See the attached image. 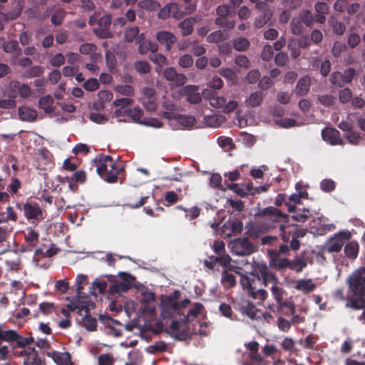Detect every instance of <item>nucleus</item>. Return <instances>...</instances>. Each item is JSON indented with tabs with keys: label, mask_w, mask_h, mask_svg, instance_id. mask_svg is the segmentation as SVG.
I'll list each match as a JSON object with an SVG mask.
<instances>
[{
	"label": "nucleus",
	"mask_w": 365,
	"mask_h": 365,
	"mask_svg": "<svg viewBox=\"0 0 365 365\" xmlns=\"http://www.w3.org/2000/svg\"><path fill=\"white\" fill-rule=\"evenodd\" d=\"M263 216L269 217V220L276 223L272 228L279 227L281 232V237L283 243L279 246L277 250L268 251L269 256V266L279 272H283L290 265V260L287 258L281 257L280 255H288L291 250L297 251L299 250L301 243L299 239L305 237L307 230L297 227L296 228L287 231L285 230L286 223L288 221L289 215L282 213L277 207L270 206L265 207L262 211Z\"/></svg>",
	"instance_id": "nucleus-1"
},
{
	"label": "nucleus",
	"mask_w": 365,
	"mask_h": 365,
	"mask_svg": "<svg viewBox=\"0 0 365 365\" xmlns=\"http://www.w3.org/2000/svg\"><path fill=\"white\" fill-rule=\"evenodd\" d=\"M347 284L354 299H349L346 307L354 310L365 309V268L358 269L349 276Z\"/></svg>",
	"instance_id": "nucleus-2"
},
{
	"label": "nucleus",
	"mask_w": 365,
	"mask_h": 365,
	"mask_svg": "<svg viewBox=\"0 0 365 365\" xmlns=\"http://www.w3.org/2000/svg\"><path fill=\"white\" fill-rule=\"evenodd\" d=\"M94 161L97 173L103 180L108 183L117 182L120 168L116 165L111 156L101 155Z\"/></svg>",
	"instance_id": "nucleus-3"
},
{
	"label": "nucleus",
	"mask_w": 365,
	"mask_h": 365,
	"mask_svg": "<svg viewBox=\"0 0 365 365\" xmlns=\"http://www.w3.org/2000/svg\"><path fill=\"white\" fill-rule=\"evenodd\" d=\"M351 237V235L349 231H339L328 240L325 243L324 249L329 253H337L341 251L344 245Z\"/></svg>",
	"instance_id": "nucleus-4"
},
{
	"label": "nucleus",
	"mask_w": 365,
	"mask_h": 365,
	"mask_svg": "<svg viewBox=\"0 0 365 365\" xmlns=\"http://www.w3.org/2000/svg\"><path fill=\"white\" fill-rule=\"evenodd\" d=\"M216 13L218 17L215 19V24L220 26L232 29L235 26V11L227 5L219 6L216 9Z\"/></svg>",
	"instance_id": "nucleus-5"
},
{
	"label": "nucleus",
	"mask_w": 365,
	"mask_h": 365,
	"mask_svg": "<svg viewBox=\"0 0 365 365\" xmlns=\"http://www.w3.org/2000/svg\"><path fill=\"white\" fill-rule=\"evenodd\" d=\"M356 71L354 68H348L343 72L334 71L329 76L330 83L339 88L349 84L356 76Z\"/></svg>",
	"instance_id": "nucleus-6"
},
{
	"label": "nucleus",
	"mask_w": 365,
	"mask_h": 365,
	"mask_svg": "<svg viewBox=\"0 0 365 365\" xmlns=\"http://www.w3.org/2000/svg\"><path fill=\"white\" fill-rule=\"evenodd\" d=\"M19 209H21L19 204L16 205ZM24 216L28 220H32L33 222H39L44 218L43 212L40 205L34 201H26L22 207Z\"/></svg>",
	"instance_id": "nucleus-7"
},
{
	"label": "nucleus",
	"mask_w": 365,
	"mask_h": 365,
	"mask_svg": "<svg viewBox=\"0 0 365 365\" xmlns=\"http://www.w3.org/2000/svg\"><path fill=\"white\" fill-rule=\"evenodd\" d=\"M231 245L232 252L239 256L250 255L256 251L247 237L237 238L232 241Z\"/></svg>",
	"instance_id": "nucleus-8"
},
{
	"label": "nucleus",
	"mask_w": 365,
	"mask_h": 365,
	"mask_svg": "<svg viewBox=\"0 0 365 365\" xmlns=\"http://www.w3.org/2000/svg\"><path fill=\"white\" fill-rule=\"evenodd\" d=\"M16 356H24V364L26 365H45L43 361L38 356L37 351L29 345L21 351L14 353Z\"/></svg>",
	"instance_id": "nucleus-9"
},
{
	"label": "nucleus",
	"mask_w": 365,
	"mask_h": 365,
	"mask_svg": "<svg viewBox=\"0 0 365 365\" xmlns=\"http://www.w3.org/2000/svg\"><path fill=\"white\" fill-rule=\"evenodd\" d=\"M270 290L277 303L279 309H282L283 308H289L291 314H293L295 313V306L294 303L291 302L283 301V297L285 291L282 287L278 286L277 284H276L272 285Z\"/></svg>",
	"instance_id": "nucleus-10"
},
{
	"label": "nucleus",
	"mask_w": 365,
	"mask_h": 365,
	"mask_svg": "<svg viewBox=\"0 0 365 365\" xmlns=\"http://www.w3.org/2000/svg\"><path fill=\"white\" fill-rule=\"evenodd\" d=\"M111 21L112 18L110 15H103L98 21V26L93 29L95 34L101 38H110L111 36V32L110 31Z\"/></svg>",
	"instance_id": "nucleus-11"
},
{
	"label": "nucleus",
	"mask_w": 365,
	"mask_h": 365,
	"mask_svg": "<svg viewBox=\"0 0 365 365\" xmlns=\"http://www.w3.org/2000/svg\"><path fill=\"white\" fill-rule=\"evenodd\" d=\"M240 277V282L243 289H247L248 293L257 289V286L261 284L262 282L259 278V274L257 272V274L250 273L249 275L239 273Z\"/></svg>",
	"instance_id": "nucleus-12"
},
{
	"label": "nucleus",
	"mask_w": 365,
	"mask_h": 365,
	"mask_svg": "<svg viewBox=\"0 0 365 365\" xmlns=\"http://www.w3.org/2000/svg\"><path fill=\"white\" fill-rule=\"evenodd\" d=\"M170 329L173 331L170 335L179 341H185L191 338L190 328L188 325L180 327V322L178 321H172Z\"/></svg>",
	"instance_id": "nucleus-13"
},
{
	"label": "nucleus",
	"mask_w": 365,
	"mask_h": 365,
	"mask_svg": "<svg viewBox=\"0 0 365 365\" xmlns=\"http://www.w3.org/2000/svg\"><path fill=\"white\" fill-rule=\"evenodd\" d=\"M120 275L123 281L117 282L110 287V292L112 294L126 292L132 287L134 280L132 275L125 272H120Z\"/></svg>",
	"instance_id": "nucleus-14"
},
{
	"label": "nucleus",
	"mask_w": 365,
	"mask_h": 365,
	"mask_svg": "<svg viewBox=\"0 0 365 365\" xmlns=\"http://www.w3.org/2000/svg\"><path fill=\"white\" fill-rule=\"evenodd\" d=\"M163 77L176 86H182L186 82V77L182 73H177L173 67L166 68L163 71Z\"/></svg>",
	"instance_id": "nucleus-15"
},
{
	"label": "nucleus",
	"mask_w": 365,
	"mask_h": 365,
	"mask_svg": "<svg viewBox=\"0 0 365 365\" xmlns=\"http://www.w3.org/2000/svg\"><path fill=\"white\" fill-rule=\"evenodd\" d=\"M162 107L164 109L162 116L170 122L173 121L180 114V106L171 101H165L162 104Z\"/></svg>",
	"instance_id": "nucleus-16"
},
{
	"label": "nucleus",
	"mask_w": 365,
	"mask_h": 365,
	"mask_svg": "<svg viewBox=\"0 0 365 365\" xmlns=\"http://www.w3.org/2000/svg\"><path fill=\"white\" fill-rule=\"evenodd\" d=\"M39 239V232L34 230L31 227L26 229V232L24 234V240L26 245L22 247L24 251L30 252L37 245Z\"/></svg>",
	"instance_id": "nucleus-17"
},
{
	"label": "nucleus",
	"mask_w": 365,
	"mask_h": 365,
	"mask_svg": "<svg viewBox=\"0 0 365 365\" xmlns=\"http://www.w3.org/2000/svg\"><path fill=\"white\" fill-rule=\"evenodd\" d=\"M156 39L160 44L165 46V50L168 52L172 50L173 44L176 41V37L173 34L165 31L158 32Z\"/></svg>",
	"instance_id": "nucleus-18"
},
{
	"label": "nucleus",
	"mask_w": 365,
	"mask_h": 365,
	"mask_svg": "<svg viewBox=\"0 0 365 365\" xmlns=\"http://www.w3.org/2000/svg\"><path fill=\"white\" fill-rule=\"evenodd\" d=\"M322 135L326 142L331 145H342L344 143L340 133L335 128H326L322 131Z\"/></svg>",
	"instance_id": "nucleus-19"
},
{
	"label": "nucleus",
	"mask_w": 365,
	"mask_h": 365,
	"mask_svg": "<svg viewBox=\"0 0 365 365\" xmlns=\"http://www.w3.org/2000/svg\"><path fill=\"white\" fill-rule=\"evenodd\" d=\"M258 272L259 274V278L262 282V284L265 287H268L269 284L272 285L278 284L279 279L272 271H270L266 265H263L259 267Z\"/></svg>",
	"instance_id": "nucleus-20"
},
{
	"label": "nucleus",
	"mask_w": 365,
	"mask_h": 365,
	"mask_svg": "<svg viewBox=\"0 0 365 365\" xmlns=\"http://www.w3.org/2000/svg\"><path fill=\"white\" fill-rule=\"evenodd\" d=\"M202 96L209 99L210 103L212 107L223 108L226 104V98L218 96L215 91L205 89L202 91Z\"/></svg>",
	"instance_id": "nucleus-21"
},
{
	"label": "nucleus",
	"mask_w": 365,
	"mask_h": 365,
	"mask_svg": "<svg viewBox=\"0 0 365 365\" xmlns=\"http://www.w3.org/2000/svg\"><path fill=\"white\" fill-rule=\"evenodd\" d=\"M242 230L243 223L240 220H228L222 226L223 232L229 237L241 233Z\"/></svg>",
	"instance_id": "nucleus-22"
},
{
	"label": "nucleus",
	"mask_w": 365,
	"mask_h": 365,
	"mask_svg": "<svg viewBox=\"0 0 365 365\" xmlns=\"http://www.w3.org/2000/svg\"><path fill=\"white\" fill-rule=\"evenodd\" d=\"M47 356L52 358L58 365H71V356L68 352L52 351L48 352Z\"/></svg>",
	"instance_id": "nucleus-23"
},
{
	"label": "nucleus",
	"mask_w": 365,
	"mask_h": 365,
	"mask_svg": "<svg viewBox=\"0 0 365 365\" xmlns=\"http://www.w3.org/2000/svg\"><path fill=\"white\" fill-rule=\"evenodd\" d=\"M239 309L242 314L247 316L251 319H258L260 318V316L257 315L258 309L254 304L249 301L242 302Z\"/></svg>",
	"instance_id": "nucleus-24"
},
{
	"label": "nucleus",
	"mask_w": 365,
	"mask_h": 365,
	"mask_svg": "<svg viewBox=\"0 0 365 365\" xmlns=\"http://www.w3.org/2000/svg\"><path fill=\"white\" fill-rule=\"evenodd\" d=\"M229 187L241 197L249 195H255L254 186L252 182L242 185L234 183L231 184Z\"/></svg>",
	"instance_id": "nucleus-25"
},
{
	"label": "nucleus",
	"mask_w": 365,
	"mask_h": 365,
	"mask_svg": "<svg viewBox=\"0 0 365 365\" xmlns=\"http://www.w3.org/2000/svg\"><path fill=\"white\" fill-rule=\"evenodd\" d=\"M232 271L225 269L222 272L221 284L225 289H230L236 285V277L231 272ZM233 271L238 274L240 273L237 269H234Z\"/></svg>",
	"instance_id": "nucleus-26"
},
{
	"label": "nucleus",
	"mask_w": 365,
	"mask_h": 365,
	"mask_svg": "<svg viewBox=\"0 0 365 365\" xmlns=\"http://www.w3.org/2000/svg\"><path fill=\"white\" fill-rule=\"evenodd\" d=\"M173 122L176 123L173 127V129H180L182 128H191L194 126L196 120L193 116L179 114Z\"/></svg>",
	"instance_id": "nucleus-27"
},
{
	"label": "nucleus",
	"mask_w": 365,
	"mask_h": 365,
	"mask_svg": "<svg viewBox=\"0 0 365 365\" xmlns=\"http://www.w3.org/2000/svg\"><path fill=\"white\" fill-rule=\"evenodd\" d=\"M24 7V0H18L16 6L8 13H0V19L4 21L14 20L21 14Z\"/></svg>",
	"instance_id": "nucleus-28"
},
{
	"label": "nucleus",
	"mask_w": 365,
	"mask_h": 365,
	"mask_svg": "<svg viewBox=\"0 0 365 365\" xmlns=\"http://www.w3.org/2000/svg\"><path fill=\"white\" fill-rule=\"evenodd\" d=\"M197 21L196 17H189L181 21L178 24V27L181 30L182 35L184 36L190 35L193 32V26Z\"/></svg>",
	"instance_id": "nucleus-29"
},
{
	"label": "nucleus",
	"mask_w": 365,
	"mask_h": 365,
	"mask_svg": "<svg viewBox=\"0 0 365 365\" xmlns=\"http://www.w3.org/2000/svg\"><path fill=\"white\" fill-rule=\"evenodd\" d=\"M315 11V21L319 24H324L326 21L325 15L328 14L329 7L324 2H317L314 6Z\"/></svg>",
	"instance_id": "nucleus-30"
},
{
	"label": "nucleus",
	"mask_w": 365,
	"mask_h": 365,
	"mask_svg": "<svg viewBox=\"0 0 365 365\" xmlns=\"http://www.w3.org/2000/svg\"><path fill=\"white\" fill-rule=\"evenodd\" d=\"M311 79L308 76L300 78L296 86V94L299 96H306L309 91Z\"/></svg>",
	"instance_id": "nucleus-31"
},
{
	"label": "nucleus",
	"mask_w": 365,
	"mask_h": 365,
	"mask_svg": "<svg viewBox=\"0 0 365 365\" xmlns=\"http://www.w3.org/2000/svg\"><path fill=\"white\" fill-rule=\"evenodd\" d=\"M169 4L171 16L176 19L182 18L185 14H190L194 10L191 5L186 7V11L185 12L182 10V6L180 4L177 3H170Z\"/></svg>",
	"instance_id": "nucleus-32"
},
{
	"label": "nucleus",
	"mask_w": 365,
	"mask_h": 365,
	"mask_svg": "<svg viewBox=\"0 0 365 365\" xmlns=\"http://www.w3.org/2000/svg\"><path fill=\"white\" fill-rule=\"evenodd\" d=\"M316 288V284L312 282L311 279H299L297 282L295 289L307 294L313 292Z\"/></svg>",
	"instance_id": "nucleus-33"
},
{
	"label": "nucleus",
	"mask_w": 365,
	"mask_h": 365,
	"mask_svg": "<svg viewBox=\"0 0 365 365\" xmlns=\"http://www.w3.org/2000/svg\"><path fill=\"white\" fill-rule=\"evenodd\" d=\"M19 115L22 120L33 121L36 118L37 113L34 109L26 106H22L19 108Z\"/></svg>",
	"instance_id": "nucleus-34"
},
{
	"label": "nucleus",
	"mask_w": 365,
	"mask_h": 365,
	"mask_svg": "<svg viewBox=\"0 0 365 365\" xmlns=\"http://www.w3.org/2000/svg\"><path fill=\"white\" fill-rule=\"evenodd\" d=\"M231 261L232 259L230 256L227 254L223 253L222 255L215 256V262H217V264H220V265L223 266L224 267L230 270L242 269L241 267L231 265Z\"/></svg>",
	"instance_id": "nucleus-35"
},
{
	"label": "nucleus",
	"mask_w": 365,
	"mask_h": 365,
	"mask_svg": "<svg viewBox=\"0 0 365 365\" xmlns=\"http://www.w3.org/2000/svg\"><path fill=\"white\" fill-rule=\"evenodd\" d=\"M158 50V45L157 43L151 41H144L138 46V53L140 54H146L148 51L151 53L157 52Z\"/></svg>",
	"instance_id": "nucleus-36"
},
{
	"label": "nucleus",
	"mask_w": 365,
	"mask_h": 365,
	"mask_svg": "<svg viewBox=\"0 0 365 365\" xmlns=\"http://www.w3.org/2000/svg\"><path fill=\"white\" fill-rule=\"evenodd\" d=\"M359 246L357 242L351 241L348 242L344 247V253L349 259L356 258L359 253Z\"/></svg>",
	"instance_id": "nucleus-37"
},
{
	"label": "nucleus",
	"mask_w": 365,
	"mask_h": 365,
	"mask_svg": "<svg viewBox=\"0 0 365 365\" xmlns=\"http://www.w3.org/2000/svg\"><path fill=\"white\" fill-rule=\"evenodd\" d=\"M272 16V13L269 9L264 10L255 19V27L257 29L263 27L270 21Z\"/></svg>",
	"instance_id": "nucleus-38"
},
{
	"label": "nucleus",
	"mask_w": 365,
	"mask_h": 365,
	"mask_svg": "<svg viewBox=\"0 0 365 365\" xmlns=\"http://www.w3.org/2000/svg\"><path fill=\"white\" fill-rule=\"evenodd\" d=\"M263 101V94L261 91H255L252 93L246 99L247 106L250 107H257L261 105Z\"/></svg>",
	"instance_id": "nucleus-39"
},
{
	"label": "nucleus",
	"mask_w": 365,
	"mask_h": 365,
	"mask_svg": "<svg viewBox=\"0 0 365 365\" xmlns=\"http://www.w3.org/2000/svg\"><path fill=\"white\" fill-rule=\"evenodd\" d=\"M177 210H181L185 212V218L189 220H195L198 217L201 212V209L197 206H194L190 209L183 207L182 205H178L175 207Z\"/></svg>",
	"instance_id": "nucleus-40"
},
{
	"label": "nucleus",
	"mask_w": 365,
	"mask_h": 365,
	"mask_svg": "<svg viewBox=\"0 0 365 365\" xmlns=\"http://www.w3.org/2000/svg\"><path fill=\"white\" fill-rule=\"evenodd\" d=\"M35 342L34 338L31 336L29 337H24L23 336L17 334L15 343L13 349L21 348L25 349L27 346L34 344Z\"/></svg>",
	"instance_id": "nucleus-41"
},
{
	"label": "nucleus",
	"mask_w": 365,
	"mask_h": 365,
	"mask_svg": "<svg viewBox=\"0 0 365 365\" xmlns=\"http://www.w3.org/2000/svg\"><path fill=\"white\" fill-rule=\"evenodd\" d=\"M180 309V304L169 298L164 304L163 312H168L169 315H173L178 312Z\"/></svg>",
	"instance_id": "nucleus-42"
},
{
	"label": "nucleus",
	"mask_w": 365,
	"mask_h": 365,
	"mask_svg": "<svg viewBox=\"0 0 365 365\" xmlns=\"http://www.w3.org/2000/svg\"><path fill=\"white\" fill-rule=\"evenodd\" d=\"M329 25L331 26L333 32L335 34L341 36L346 31V26L344 23L339 21L334 16H331L329 20Z\"/></svg>",
	"instance_id": "nucleus-43"
},
{
	"label": "nucleus",
	"mask_w": 365,
	"mask_h": 365,
	"mask_svg": "<svg viewBox=\"0 0 365 365\" xmlns=\"http://www.w3.org/2000/svg\"><path fill=\"white\" fill-rule=\"evenodd\" d=\"M287 195L284 193H280L277 195L275 199L274 204L276 206H281L284 204L289 212L295 211L296 207L294 205H292L289 202L287 201Z\"/></svg>",
	"instance_id": "nucleus-44"
},
{
	"label": "nucleus",
	"mask_w": 365,
	"mask_h": 365,
	"mask_svg": "<svg viewBox=\"0 0 365 365\" xmlns=\"http://www.w3.org/2000/svg\"><path fill=\"white\" fill-rule=\"evenodd\" d=\"M3 49L6 53H12L16 56L21 53V49L16 41H9L3 43Z\"/></svg>",
	"instance_id": "nucleus-45"
},
{
	"label": "nucleus",
	"mask_w": 365,
	"mask_h": 365,
	"mask_svg": "<svg viewBox=\"0 0 365 365\" xmlns=\"http://www.w3.org/2000/svg\"><path fill=\"white\" fill-rule=\"evenodd\" d=\"M53 100L49 95L41 98L38 101V107L46 113H50L53 110Z\"/></svg>",
	"instance_id": "nucleus-46"
},
{
	"label": "nucleus",
	"mask_w": 365,
	"mask_h": 365,
	"mask_svg": "<svg viewBox=\"0 0 365 365\" xmlns=\"http://www.w3.org/2000/svg\"><path fill=\"white\" fill-rule=\"evenodd\" d=\"M299 19L302 20V23L307 26H312L315 21V16H314L312 13L309 10H304L300 12Z\"/></svg>",
	"instance_id": "nucleus-47"
},
{
	"label": "nucleus",
	"mask_w": 365,
	"mask_h": 365,
	"mask_svg": "<svg viewBox=\"0 0 365 365\" xmlns=\"http://www.w3.org/2000/svg\"><path fill=\"white\" fill-rule=\"evenodd\" d=\"M66 15V12L63 9H58L55 11L54 14L51 16V21L54 26L61 25Z\"/></svg>",
	"instance_id": "nucleus-48"
},
{
	"label": "nucleus",
	"mask_w": 365,
	"mask_h": 365,
	"mask_svg": "<svg viewBox=\"0 0 365 365\" xmlns=\"http://www.w3.org/2000/svg\"><path fill=\"white\" fill-rule=\"evenodd\" d=\"M45 257H46L45 255V251L42 248L36 250L34 258L36 266L39 267L40 268L48 269L50 266L49 262L43 264L41 263V259Z\"/></svg>",
	"instance_id": "nucleus-49"
},
{
	"label": "nucleus",
	"mask_w": 365,
	"mask_h": 365,
	"mask_svg": "<svg viewBox=\"0 0 365 365\" xmlns=\"http://www.w3.org/2000/svg\"><path fill=\"white\" fill-rule=\"evenodd\" d=\"M303 24L299 17L293 18L290 23L292 32L295 35L302 34L304 30Z\"/></svg>",
	"instance_id": "nucleus-50"
},
{
	"label": "nucleus",
	"mask_w": 365,
	"mask_h": 365,
	"mask_svg": "<svg viewBox=\"0 0 365 365\" xmlns=\"http://www.w3.org/2000/svg\"><path fill=\"white\" fill-rule=\"evenodd\" d=\"M307 264L306 261L303 258L297 257L292 261L290 260L289 268L297 272H301L306 267Z\"/></svg>",
	"instance_id": "nucleus-51"
},
{
	"label": "nucleus",
	"mask_w": 365,
	"mask_h": 365,
	"mask_svg": "<svg viewBox=\"0 0 365 365\" xmlns=\"http://www.w3.org/2000/svg\"><path fill=\"white\" fill-rule=\"evenodd\" d=\"M250 45L248 39L244 37H239L234 40L233 46L236 51H244L247 50Z\"/></svg>",
	"instance_id": "nucleus-52"
},
{
	"label": "nucleus",
	"mask_w": 365,
	"mask_h": 365,
	"mask_svg": "<svg viewBox=\"0 0 365 365\" xmlns=\"http://www.w3.org/2000/svg\"><path fill=\"white\" fill-rule=\"evenodd\" d=\"M149 58L151 61L160 67H163V66H165L168 63L167 58L164 55L157 52L151 53L149 56Z\"/></svg>",
	"instance_id": "nucleus-53"
},
{
	"label": "nucleus",
	"mask_w": 365,
	"mask_h": 365,
	"mask_svg": "<svg viewBox=\"0 0 365 365\" xmlns=\"http://www.w3.org/2000/svg\"><path fill=\"white\" fill-rule=\"evenodd\" d=\"M288 50L290 51L291 56L296 59L300 56V47L297 40L292 39L287 45Z\"/></svg>",
	"instance_id": "nucleus-54"
},
{
	"label": "nucleus",
	"mask_w": 365,
	"mask_h": 365,
	"mask_svg": "<svg viewBox=\"0 0 365 365\" xmlns=\"http://www.w3.org/2000/svg\"><path fill=\"white\" fill-rule=\"evenodd\" d=\"M226 36L225 34L220 31H215L212 32L207 36V41L209 43H218L225 39Z\"/></svg>",
	"instance_id": "nucleus-55"
},
{
	"label": "nucleus",
	"mask_w": 365,
	"mask_h": 365,
	"mask_svg": "<svg viewBox=\"0 0 365 365\" xmlns=\"http://www.w3.org/2000/svg\"><path fill=\"white\" fill-rule=\"evenodd\" d=\"M83 326L88 331H96L97 327V321L90 314H86L83 318Z\"/></svg>",
	"instance_id": "nucleus-56"
},
{
	"label": "nucleus",
	"mask_w": 365,
	"mask_h": 365,
	"mask_svg": "<svg viewBox=\"0 0 365 365\" xmlns=\"http://www.w3.org/2000/svg\"><path fill=\"white\" fill-rule=\"evenodd\" d=\"M134 68L140 74H147L150 71V64L147 61H136L134 64Z\"/></svg>",
	"instance_id": "nucleus-57"
},
{
	"label": "nucleus",
	"mask_w": 365,
	"mask_h": 365,
	"mask_svg": "<svg viewBox=\"0 0 365 365\" xmlns=\"http://www.w3.org/2000/svg\"><path fill=\"white\" fill-rule=\"evenodd\" d=\"M352 96V91L349 88H344L339 91V98L341 103L350 102Z\"/></svg>",
	"instance_id": "nucleus-58"
},
{
	"label": "nucleus",
	"mask_w": 365,
	"mask_h": 365,
	"mask_svg": "<svg viewBox=\"0 0 365 365\" xmlns=\"http://www.w3.org/2000/svg\"><path fill=\"white\" fill-rule=\"evenodd\" d=\"M317 100L322 105L327 107L332 106L336 103V98L329 94L319 96Z\"/></svg>",
	"instance_id": "nucleus-59"
},
{
	"label": "nucleus",
	"mask_w": 365,
	"mask_h": 365,
	"mask_svg": "<svg viewBox=\"0 0 365 365\" xmlns=\"http://www.w3.org/2000/svg\"><path fill=\"white\" fill-rule=\"evenodd\" d=\"M97 47L96 45L93 43H83L79 47V52L82 54L85 55H92V57H93L96 53L95 51L96 50Z\"/></svg>",
	"instance_id": "nucleus-60"
},
{
	"label": "nucleus",
	"mask_w": 365,
	"mask_h": 365,
	"mask_svg": "<svg viewBox=\"0 0 365 365\" xmlns=\"http://www.w3.org/2000/svg\"><path fill=\"white\" fill-rule=\"evenodd\" d=\"M194 63L193 58L190 54H184L180 57L178 64L183 68H188L192 66Z\"/></svg>",
	"instance_id": "nucleus-61"
},
{
	"label": "nucleus",
	"mask_w": 365,
	"mask_h": 365,
	"mask_svg": "<svg viewBox=\"0 0 365 365\" xmlns=\"http://www.w3.org/2000/svg\"><path fill=\"white\" fill-rule=\"evenodd\" d=\"M361 41L360 36L356 32H350L347 36V44L351 48H356Z\"/></svg>",
	"instance_id": "nucleus-62"
},
{
	"label": "nucleus",
	"mask_w": 365,
	"mask_h": 365,
	"mask_svg": "<svg viewBox=\"0 0 365 365\" xmlns=\"http://www.w3.org/2000/svg\"><path fill=\"white\" fill-rule=\"evenodd\" d=\"M191 53L195 56H202L206 53V48L203 45L199 44L197 41H192Z\"/></svg>",
	"instance_id": "nucleus-63"
},
{
	"label": "nucleus",
	"mask_w": 365,
	"mask_h": 365,
	"mask_svg": "<svg viewBox=\"0 0 365 365\" xmlns=\"http://www.w3.org/2000/svg\"><path fill=\"white\" fill-rule=\"evenodd\" d=\"M98 365H113L115 360L112 355L109 354H103L99 355Z\"/></svg>",
	"instance_id": "nucleus-64"
}]
</instances>
